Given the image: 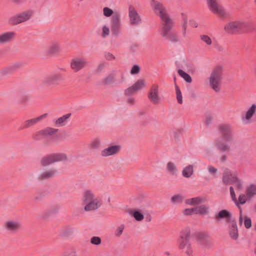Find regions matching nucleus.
<instances>
[{
  "mask_svg": "<svg viewBox=\"0 0 256 256\" xmlns=\"http://www.w3.org/2000/svg\"><path fill=\"white\" fill-rule=\"evenodd\" d=\"M166 171L171 175H176L178 173V170L176 164L172 162H168L166 166Z\"/></svg>",
  "mask_w": 256,
  "mask_h": 256,
  "instance_id": "nucleus-32",
  "label": "nucleus"
},
{
  "mask_svg": "<svg viewBox=\"0 0 256 256\" xmlns=\"http://www.w3.org/2000/svg\"><path fill=\"white\" fill-rule=\"evenodd\" d=\"M219 160L220 162H225L228 160V156L226 154H223L220 156Z\"/></svg>",
  "mask_w": 256,
  "mask_h": 256,
  "instance_id": "nucleus-58",
  "label": "nucleus"
},
{
  "mask_svg": "<svg viewBox=\"0 0 256 256\" xmlns=\"http://www.w3.org/2000/svg\"><path fill=\"white\" fill-rule=\"evenodd\" d=\"M244 224L246 228H249L252 226V220L251 219L248 217L245 216L244 220Z\"/></svg>",
  "mask_w": 256,
  "mask_h": 256,
  "instance_id": "nucleus-49",
  "label": "nucleus"
},
{
  "mask_svg": "<svg viewBox=\"0 0 256 256\" xmlns=\"http://www.w3.org/2000/svg\"><path fill=\"white\" fill-rule=\"evenodd\" d=\"M94 194L90 190H85L82 194V202L86 204L88 202L91 201L96 198Z\"/></svg>",
  "mask_w": 256,
  "mask_h": 256,
  "instance_id": "nucleus-26",
  "label": "nucleus"
},
{
  "mask_svg": "<svg viewBox=\"0 0 256 256\" xmlns=\"http://www.w3.org/2000/svg\"><path fill=\"white\" fill-rule=\"evenodd\" d=\"M101 206V200L97 197L93 200L86 203L84 207V210L86 212L94 210L100 208Z\"/></svg>",
  "mask_w": 256,
  "mask_h": 256,
  "instance_id": "nucleus-21",
  "label": "nucleus"
},
{
  "mask_svg": "<svg viewBox=\"0 0 256 256\" xmlns=\"http://www.w3.org/2000/svg\"><path fill=\"white\" fill-rule=\"evenodd\" d=\"M178 74L186 82L188 83L192 82V79L191 76L188 74L184 72L183 70L180 69L178 70Z\"/></svg>",
  "mask_w": 256,
  "mask_h": 256,
  "instance_id": "nucleus-37",
  "label": "nucleus"
},
{
  "mask_svg": "<svg viewBox=\"0 0 256 256\" xmlns=\"http://www.w3.org/2000/svg\"><path fill=\"white\" fill-rule=\"evenodd\" d=\"M34 11L28 10L11 16L8 21L10 24L16 26L28 20L32 16Z\"/></svg>",
  "mask_w": 256,
  "mask_h": 256,
  "instance_id": "nucleus-8",
  "label": "nucleus"
},
{
  "mask_svg": "<svg viewBox=\"0 0 256 256\" xmlns=\"http://www.w3.org/2000/svg\"><path fill=\"white\" fill-rule=\"evenodd\" d=\"M184 197L182 194H178L171 198V202L174 204H179L182 202Z\"/></svg>",
  "mask_w": 256,
  "mask_h": 256,
  "instance_id": "nucleus-34",
  "label": "nucleus"
},
{
  "mask_svg": "<svg viewBox=\"0 0 256 256\" xmlns=\"http://www.w3.org/2000/svg\"><path fill=\"white\" fill-rule=\"evenodd\" d=\"M48 114H44L36 118L26 120L24 122L23 126L20 128L18 130L32 128L36 124L40 122L42 119L46 118Z\"/></svg>",
  "mask_w": 256,
  "mask_h": 256,
  "instance_id": "nucleus-19",
  "label": "nucleus"
},
{
  "mask_svg": "<svg viewBox=\"0 0 256 256\" xmlns=\"http://www.w3.org/2000/svg\"><path fill=\"white\" fill-rule=\"evenodd\" d=\"M100 144V140H94L92 142L91 146L94 148H98L99 147Z\"/></svg>",
  "mask_w": 256,
  "mask_h": 256,
  "instance_id": "nucleus-57",
  "label": "nucleus"
},
{
  "mask_svg": "<svg viewBox=\"0 0 256 256\" xmlns=\"http://www.w3.org/2000/svg\"><path fill=\"white\" fill-rule=\"evenodd\" d=\"M132 86L136 91L139 90L145 86V81L144 80L140 79L138 80Z\"/></svg>",
  "mask_w": 256,
  "mask_h": 256,
  "instance_id": "nucleus-35",
  "label": "nucleus"
},
{
  "mask_svg": "<svg viewBox=\"0 0 256 256\" xmlns=\"http://www.w3.org/2000/svg\"><path fill=\"white\" fill-rule=\"evenodd\" d=\"M88 64V62L85 58L76 56L71 60L70 68L74 72H78L85 68Z\"/></svg>",
  "mask_w": 256,
  "mask_h": 256,
  "instance_id": "nucleus-9",
  "label": "nucleus"
},
{
  "mask_svg": "<svg viewBox=\"0 0 256 256\" xmlns=\"http://www.w3.org/2000/svg\"><path fill=\"white\" fill-rule=\"evenodd\" d=\"M57 212H58V209L54 208H52V209L50 210L48 212L50 214H54V213H56Z\"/></svg>",
  "mask_w": 256,
  "mask_h": 256,
  "instance_id": "nucleus-64",
  "label": "nucleus"
},
{
  "mask_svg": "<svg viewBox=\"0 0 256 256\" xmlns=\"http://www.w3.org/2000/svg\"><path fill=\"white\" fill-rule=\"evenodd\" d=\"M57 173V170L54 168L46 170L42 172L38 176L40 180H47L54 177Z\"/></svg>",
  "mask_w": 256,
  "mask_h": 256,
  "instance_id": "nucleus-22",
  "label": "nucleus"
},
{
  "mask_svg": "<svg viewBox=\"0 0 256 256\" xmlns=\"http://www.w3.org/2000/svg\"><path fill=\"white\" fill-rule=\"evenodd\" d=\"M196 237L199 240H205L208 238V236L204 233H198L196 235Z\"/></svg>",
  "mask_w": 256,
  "mask_h": 256,
  "instance_id": "nucleus-54",
  "label": "nucleus"
},
{
  "mask_svg": "<svg viewBox=\"0 0 256 256\" xmlns=\"http://www.w3.org/2000/svg\"><path fill=\"white\" fill-rule=\"evenodd\" d=\"M140 70V68L139 66L137 64L134 65L130 70V74H138Z\"/></svg>",
  "mask_w": 256,
  "mask_h": 256,
  "instance_id": "nucleus-48",
  "label": "nucleus"
},
{
  "mask_svg": "<svg viewBox=\"0 0 256 256\" xmlns=\"http://www.w3.org/2000/svg\"><path fill=\"white\" fill-rule=\"evenodd\" d=\"M224 29L230 34L239 33L242 31L241 20L230 22L225 25Z\"/></svg>",
  "mask_w": 256,
  "mask_h": 256,
  "instance_id": "nucleus-13",
  "label": "nucleus"
},
{
  "mask_svg": "<svg viewBox=\"0 0 256 256\" xmlns=\"http://www.w3.org/2000/svg\"><path fill=\"white\" fill-rule=\"evenodd\" d=\"M228 232L230 237L234 240H236L238 238V232L236 222L235 220H232L229 223L228 226Z\"/></svg>",
  "mask_w": 256,
  "mask_h": 256,
  "instance_id": "nucleus-23",
  "label": "nucleus"
},
{
  "mask_svg": "<svg viewBox=\"0 0 256 256\" xmlns=\"http://www.w3.org/2000/svg\"><path fill=\"white\" fill-rule=\"evenodd\" d=\"M187 20L184 19V24H182V34L184 36H186V28H187Z\"/></svg>",
  "mask_w": 256,
  "mask_h": 256,
  "instance_id": "nucleus-56",
  "label": "nucleus"
},
{
  "mask_svg": "<svg viewBox=\"0 0 256 256\" xmlns=\"http://www.w3.org/2000/svg\"><path fill=\"white\" fill-rule=\"evenodd\" d=\"M190 24L194 28H197L198 26V24L195 20H190Z\"/></svg>",
  "mask_w": 256,
  "mask_h": 256,
  "instance_id": "nucleus-62",
  "label": "nucleus"
},
{
  "mask_svg": "<svg viewBox=\"0 0 256 256\" xmlns=\"http://www.w3.org/2000/svg\"><path fill=\"white\" fill-rule=\"evenodd\" d=\"M45 137L42 130L36 132L32 136V138L36 140H41Z\"/></svg>",
  "mask_w": 256,
  "mask_h": 256,
  "instance_id": "nucleus-42",
  "label": "nucleus"
},
{
  "mask_svg": "<svg viewBox=\"0 0 256 256\" xmlns=\"http://www.w3.org/2000/svg\"><path fill=\"white\" fill-rule=\"evenodd\" d=\"M206 198L203 196H197L186 200V204L190 206H196L204 202Z\"/></svg>",
  "mask_w": 256,
  "mask_h": 256,
  "instance_id": "nucleus-27",
  "label": "nucleus"
},
{
  "mask_svg": "<svg viewBox=\"0 0 256 256\" xmlns=\"http://www.w3.org/2000/svg\"><path fill=\"white\" fill-rule=\"evenodd\" d=\"M105 58L108 60H115V56L110 52H106L104 54Z\"/></svg>",
  "mask_w": 256,
  "mask_h": 256,
  "instance_id": "nucleus-55",
  "label": "nucleus"
},
{
  "mask_svg": "<svg viewBox=\"0 0 256 256\" xmlns=\"http://www.w3.org/2000/svg\"><path fill=\"white\" fill-rule=\"evenodd\" d=\"M209 10L215 14L224 16L225 12L218 3V0H206Z\"/></svg>",
  "mask_w": 256,
  "mask_h": 256,
  "instance_id": "nucleus-12",
  "label": "nucleus"
},
{
  "mask_svg": "<svg viewBox=\"0 0 256 256\" xmlns=\"http://www.w3.org/2000/svg\"><path fill=\"white\" fill-rule=\"evenodd\" d=\"M42 130L44 135H45V136L46 137L56 134L58 131V130L50 127H48L44 130Z\"/></svg>",
  "mask_w": 256,
  "mask_h": 256,
  "instance_id": "nucleus-36",
  "label": "nucleus"
},
{
  "mask_svg": "<svg viewBox=\"0 0 256 256\" xmlns=\"http://www.w3.org/2000/svg\"><path fill=\"white\" fill-rule=\"evenodd\" d=\"M158 86L154 84L152 86L148 94V99L154 104H158L160 101V98L158 95Z\"/></svg>",
  "mask_w": 256,
  "mask_h": 256,
  "instance_id": "nucleus-14",
  "label": "nucleus"
},
{
  "mask_svg": "<svg viewBox=\"0 0 256 256\" xmlns=\"http://www.w3.org/2000/svg\"><path fill=\"white\" fill-rule=\"evenodd\" d=\"M246 194L248 200H251L256 195V185L251 184L248 186L246 188Z\"/></svg>",
  "mask_w": 256,
  "mask_h": 256,
  "instance_id": "nucleus-28",
  "label": "nucleus"
},
{
  "mask_svg": "<svg viewBox=\"0 0 256 256\" xmlns=\"http://www.w3.org/2000/svg\"><path fill=\"white\" fill-rule=\"evenodd\" d=\"M136 91L134 88L133 86H132L128 88L125 90V94L126 96H130L134 94Z\"/></svg>",
  "mask_w": 256,
  "mask_h": 256,
  "instance_id": "nucleus-52",
  "label": "nucleus"
},
{
  "mask_svg": "<svg viewBox=\"0 0 256 256\" xmlns=\"http://www.w3.org/2000/svg\"><path fill=\"white\" fill-rule=\"evenodd\" d=\"M102 242V240L99 236H93L90 239V243L94 245H99Z\"/></svg>",
  "mask_w": 256,
  "mask_h": 256,
  "instance_id": "nucleus-46",
  "label": "nucleus"
},
{
  "mask_svg": "<svg viewBox=\"0 0 256 256\" xmlns=\"http://www.w3.org/2000/svg\"><path fill=\"white\" fill-rule=\"evenodd\" d=\"M146 112L144 110H140L138 112V116L140 118L142 116H144L146 114Z\"/></svg>",
  "mask_w": 256,
  "mask_h": 256,
  "instance_id": "nucleus-63",
  "label": "nucleus"
},
{
  "mask_svg": "<svg viewBox=\"0 0 256 256\" xmlns=\"http://www.w3.org/2000/svg\"><path fill=\"white\" fill-rule=\"evenodd\" d=\"M242 221H243V216L242 214V210H240V218H239V224L240 226H242Z\"/></svg>",
  "mask_w": 256,
  "mask_h": 256,
  "instance_id": "nucleus-60",
  "label": "nucleus"
},
{
  "mask_svg": "<svg viewBox=\"0 0 256 256\" xmlns=\"http://www.w3.org/2000/svg\"><path fill=\"white\" fill-rule=\"evenodd\" d=\"M230 191L232 199L236 206H238L240 204L243 205L246 204V201H248V199L247 198L246 194H242L239 196L238 200H237L233 186H230Z\"/></svg>",
  "mask_w": 256,
  "mask_h": 256,
  "instance_id": "nucleus-15",
  "label": "nucleus"
},
{
  "mask_svg": "<svg viewBox=\"0 0 256 256\" xmlns=\"http://www.w3.org/2000/svg\"><path fill=\"white\" fill-rule=\"evenodd\" d=\"M234 178H238L237 175L234 174L228 168H225L222 176V181L224 184H231L234 180Z\"/></svg>",
  "mask_w": 256,
  "mask_h": 256,
  "instance_id": "nucleus-20",
  "label": "nucleus"
},
{
  "mask_svg": "<svg viewBox=\"0 0 256 256\" xmlns=\"http://www.w3.org/2000/svg\"><path fill=\"white\" fill-rule=\"evenodd\" d=\"M209 207L206 205H200L194 208L195 214H206L208 212Z\"/></svg>",
  "mask_w": 256,
  "mask_h": 256,
  "instance_id": "nucleus-33",
  "label": "nucleus"
},
{
  "mask_svg": "<svg viewBox=\"0 0 256 256\" xmlns=\"http://www.w3.org/2000/svg\"><path fill=\"white\" fill-rule=\"evenodd\" d=\"M104 64H98V68H97V70L98 72H100L104 68Z\"/></svg>",
  "mask_w": 256,
  "mask_h": 256,
  "instance_id": "nucleus-61",
  "label": "nucleus"
},
{
  "mask_svg": "<svg viewBox=\"0 0 256 256\" xmlns=\"http://www.w3.org/2000/svg\"><path fill=\"white\" fill-rule=\"evenodd\" d=\"M194 173V166L190 164L186 166L182 171V175L186 178H190Z\"/></svg>",
  "mask_w": 256,
  "mask_h": 256,
  "instance_id": "nucleus-31",
  "label": "nucleus"
},
{
  "mask_svg": "<svg viewBox=\"0 0 256 256\" xmlns=\"http://www.w3.org/2000/svg\"><path fill=\"white\" fill-rule=\"evenodd\" d=\"M110 30L108 27L104 25L102 28V38H106L110 35Z\"/></svg>",
  "mask_w": 256,
  "mask_h": 256,
  "instance_id": "nucleus-44",
  "label": "nucleus"
},
{
  "mask_svg": "<svg viewBox=\"0 0 256 256\" xmlns=\"http://www.w3.org/2000/svg\"><path fill=\"white\" fill-rule=\"evenodd\" d=\"M127 102H128V104L130 105H133L134 104L135 100H134V98H130L128 100Z\"/></svg>",
  "mask_w": 256,
  "mask_h": 256,
  "instance_id": "nucleus-59",
  "label": "nucleus"
},
{
  "mask_svg": "<svg viewBox=\"0 0 256 256\" xmlns=\"http://www.w3.org/2000/svg\"><path fill=\"white\" fill-rule=\"evenodd\" d=\"M124 228V225L123 224H121L120 226H118L116 228V232L115 233L116 236L118 237L120 236L123 232Z\"/></svg>",
  "mask_w": 256,
  "mask_h": 256,
  "instance_id": "nucleus-47",
  "label": "nucleus"
},
{
  "mask_svg": "<svg viewBox=\"0 0 256 256\" xmlns=\"http://www.w3.org/2000/svg\"><path fill=\"white\" fill-rule=\"evenodd\" d=\"M16 36L14 32H8L0 34V44H4L12 41Z\"/></svg>",
  "mask_w": 256,
  "mask_h": 256,
  "instance_id": "nucleus-24",
  "label": "nucleus"
},
{
  "mask_svg": "<svg viewBox=\"0 0 256 256\" xmlns=\"http://www.w3.org/2000/svg\"><path fill=\"white\" fill-rule=\"evenodd\" d=\"M121 149L120 145H112L108 146L100 152V155L102 157H108L118 154Z\"/></svg>",
  "mask_w": 256,
  "mask_h": 256,
  "instance_id": "nucleus-17",
  "label": "nucleus"
},
{
  "mask_svg": "<svg viewBox=\"0 0 256 256\" xmlns=\"http://www.w3.org/2000/svg\"><path fill=\"white\" fill-rule=\"evenodd\" d=\"M129 24L132 26H136L142 22V20L135 8L132 6L128 7Z\"/></svg>",
  "mask_w": 256,
  "mask_h": 256,
  "instance_id": "nucleus-10",
  "label": "nucleus"
},
{
  "mask_svg": "<svg viewBox=\"0 0 256 256\" xmlns=\"http://www.w3.org/2000/svg\"><path fill=\"white\" fill-rule=\"evenodd\" d=\"M256 113V104H254L250 106L247 110L241 116V120L243 124H249L252 122V117Z\"/></svg>",
  "mask_w": 256,
  "mask_h": 256,
  "instance_id": "nucleus-11",
  "label": "nucleus"
},
{
  "mask_svg": "<svg viewBox=\"0 0 256 256\" xmlns=\"http://www.w3.org/2000/svg\"><path fill=\"white\" fill-rule=\"evenodd\" d=\"M62 50L60 44L58 41L52 42L46 51V54L48 56H58Z\"/></svg>",
  "mask_w": 256,
  "mask_h": 256,
  "instance_id": "nucleus-16",
  "label": "nucleus"
},
{
  "mask_svg": "<svg viewBox=\"0 0 256 256\" xmlns=\"http://www.w3.org/2000/svg\"><path fill=\"white\" fill-rule=\"evenodd\" d=\"M218 130L222 134L223 140L216 139L214 140V146L217 150L220 152H228L231 150L230 142L234 140L232 134V126L228 124L220 125Z\"/></svg>",
  "mask_w": 256,
  "mask_h": 256,
  "instance_id": "nucleus-2",
  "label": "nucleus"
},
{
  "mask_svg": "<svg viewBox=\"0 0 256 256\" xmlns=\"http://www.w3.org/2000/svg\"><path fill=\"white\" fill-rule=\"evenodd\" d=\"M201 39L202 41L205 42L207 44L210 45L212 44V40L210 38L206 35L201 36Z\"/></svg>",
  "mask_w": 256,
  "mask_h": 256,
  "instance_id": "nucleus-50",
  "label": "nucleus"
},
{
  "mask_svg": "<svg viewBox=\"0 0 256 256\" xmlns=\"http://www.w3.org/2000/svg\"><path fill=\"white\" fill-rule=\"evenodd\" d=\"M183 214L184 215L186 216L192 215L193 214H195L194 208H186L183 211Z\"/></svg>",
  "mask_w": 256,
  "mask_h": 256,
  "instance_id": "nucleus-51",
  "label": "nucleus"
},
{
  "mask_svg": "<svg viewBox=\"0 0 256 256\" xmlns=\"http://www.w3.org/2000/svg\"><path fill=\"white\" fill-rule=\"evenodd\" d=\"M176 99L178 100V102L180 104H182L183 102L182 101V94L181 91L179 88V87L176 85Z\"/></svg>",
  "mask_w": 256,
  "mask_h": 256,
  "instance_id": "nucleus-41",
  "label": "nucleus"
},
{
  "mask_svg": "<svg viewBox=\"0 0 256 256\" xmlns=\"http://www.w3.org/2000/svg\"><path fill=\"white\" fill-rule=\"evenodd\" d=\"M222 72V66H217L212 70L209 78L210 86L216 92H219L220 90Z\"/></svg>",
  "mask_w": 256,
  "mask_h": 256,
  "instance_id": "nucleus-3",
  "label": "nucleus"
},
{
  "mask_svg": "<svg viewBox=\"0 0 256 256\" xmlns=\"http://www.w3.org/2000/svg\"><path fill=\"white\" fill-rule=\"evenodd\" d=\"M212 119L213 118L212 115L208 114L206 116L204 120L205 124L207 126H209L212 124Z\"/></svg>",
  "mask_w": 256,
  "mask_h": 256,
  "instance_id": "nucleus-53",
  "label": "nucleus"
},
{
  "mask_svg": "<svg viewBox=\"0 0 256 256\" xmlns=\"http://www.w3.org/2000/svg\"><path fill=\"white\" fill-rule=\"evenodd\" d=\"M114 13V12L112 10L108 7H105L103 9L104 15L106 17H110L111 16H112Z\"/></svg>",
  "mask_w": 256,
  "mask_h": 256,
  "instance_id": "nucleus-43",
  "label": "nucleus"
},
{
  "mask_svg": "<svg viewBox=\"0 0 256 256\" xmlns=\"http://www.w3.org/2000/svg\"><path fill=\"white\" fill-rule=\"evenodd\" d=\"M71 116V114L69 113L62 116L56 120L54 122V124L57 126H65L68 120Z\"/></svg>",
  "mask_w": 256,
  "mask_h": 256,
  "instance_id": "nucleus-30",
  "label": "nucleus"
},
{
  "mask_svg": "<svg viewBox=\"0 0 256 256\" xmlns=\"http://www.w3.org/2000/svg\"><path fill=\"white\" fill-rule=\"evenodd\" d=\"M128 212L129 214L132 215L134 218L138 221H141L144 218V215L138 210H136L133 212L132 210H129Z\"/></svg>",
  "mask_w": 256,
  "mask_h": 256,
  "instance_id": "nucleus-38",
  "label": "nucleus"
},
{
  "mask_svg": "<svg viewBox=\"0 0 256 256\" xmlns=\"http://www.w3.org/2000/svg\"><path fill=\"white\" fill-rule=\"evenodd\" d=\"M68 160V156L64 153H54L44 156L40 160V164L43 166H48L53 163L65 162Z\"/></svg>",
  "mask_w": 256,
  "mask_h": 256,
  "instance_id": "nucleus-6",
  "label": "nucleus"
},
{
  "mask_svg": "<svg viewBox=\"0 0 256 256\" xmlns=\"http://www.w3.org/2000/svg\"><path fill=\"white\" fill-rule=\"evenodd\" d=\"M214 218L218 221H220L222 219H225L226 222L228 224L235 220L232 217V213L226 210H222L220 211L215 216Z\"/></svg>",
  "mask_w": 256,
  "mask_h": 256,
  "instance_id": "nucleus-18",
  "label": "nucleus"
},
{
  "mask_svg": "<svg viewBox=\"0 0 256 256\" xmlns=\"http://www.w3.org/2000/svg\"><path fill=\"white\" fill-rule=\"evenodd\" d=\"M150 6L154 13L158 16L161 20L160 34L165 40L176 44L179 42V38L176 31L172 30L174 23L167 12L164 4L157 0H150Z\"/></svg>",
  "mask_w": 256,
  "mask_h": 256,
  "instance_id": "nucleus-1",
  "label": "nucleus"
},
{
  "mask_svg": "<svg viewBox=\"0 0 256 256\" xmlns=\"http://www.w3.org/2000/svg\"><path fill=\"white\" fill-rule=\"evenodd\" d=\"M110 28L113 36L118 37L121 34L122 22L120 12H114L112 16L110 21Z\"/></svg>",
  "mask_w": 256,
  "mask_h": 256,
  "instance_id": "nucleus-7",
  "label": "nucleus"
},
{
  "mask_svg": "<svg viewBox=\"0 0 256 256\" xmlns=\"http://www.w3.org/2000/svg\"><path fill=\"white\" fill-rule=\"evenodd\" d=\"M190 238V230L188 229H186L182 230L180 233V238L178 240L179 248L183 250L188 255H190L192 250L191 248V244L189 242Z\"/></svg>",
  "mask_w": 256,
  "mask_h": 256,
  "instance_id": "nucleus-4",
  "label": "nucleus"
},
{
  "mask_svg": "<svg viewBox=\"0 0 256 256\" xmlns=\"http://www.w3.org/2000/svg\"><path fill=\"white\" fill-rule=\"evenodd\" d=\"M64 78L60 73H52L46 76L42 81L43 86L48 88H53L64 80Z\"/></svg>",
  "mask_w": 256,
  "mask_h": 256,
  "instance_id": "nucleus-5",
  "label": "nucleus"
},
{
  "mask_svg": "<svg viewBox=\"0 0 256 256\" xmlns=\"http://www.w3.org/2000/svg\"><path fill=\"white\" fill-rule=\"evenodd\" d=\"M4 227L8 230L15 232L20 228V224L16 221L8 220L5 222Z\"/></svg>",
  "mask_w": 256,
  "mask_h": 256,
  "instance_id": "nucleus-25",
  "label": "nucleus"
},
{
  "mask_svg": "<svg viewBox=\"0 0 256 256\" xmlns=\"http://www.w3.org/2000/svg\"><path fill=\"white\" fill-rule=\"evenodd\" d=\"M115 80V76L113 74L108 75L102 80V83L104 84H108L113 83Z\"/></svg>",
  "mask_w": 256,
  "mask_h": 256,
  "instance_id": "nucleus-40",
  "label": "nucleus"
},
{
  "mask_svg": "<svg viewBox=\"0 0 256 256\" xmlns=\"http://www.w3.org/2000/svg\"><path fill=\"white\" fill-rule=\"evenodd\" d=\"M242 31L248 32L255 28L254 23L252 21L241 20Z\"/></svg>",
  "mask_w": 256,
  "mask_h": 256,
  "instance_id": "nucleus-29",
  "label": "nucleus"
},
{
  "mask_svg": "<svg viewBox=\"0 0 256 256\" xmlns=\"http://www.w3.org/2000/svg\"><path fill=\"white\" fill-rule=\"evenodd\" d=\"M208 170L210 174L212 176L214 177H216V174L218 172V169L212 166H209L208 168Z\"/></svg>",
  "mask_w": 256,
  "mask_h": 256,
  "instance_id": "nucleus-45",
  "label": "nucleus"
},
{
  "mask_svg": "<svg viewBox=\"0 0 256 256\" xmlns=\"http://www.w3.org/2000/svg\"><path fill=\"white\" fill-rule=\"evenodd\" d=\"M231 184L234 185L236 190L240 191L242 188V182L238 177L234 178V180Z\"/></svg>",
  "mask_w": 256,
  "mask_h": 256,
  "instance_id": "nucleus-39",
  "label": "nucleus"
}]
</instances>
